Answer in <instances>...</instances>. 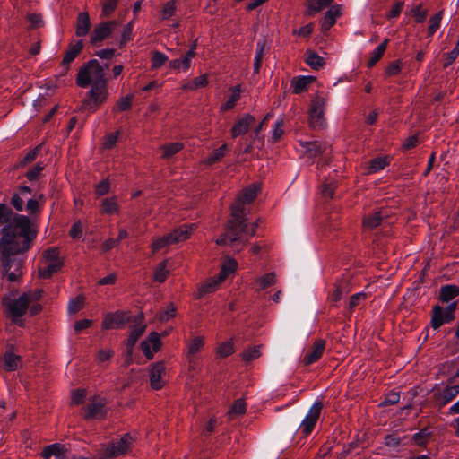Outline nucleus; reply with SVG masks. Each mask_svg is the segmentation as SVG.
Listing matches in <instances>:
<instances>
[{"mask_svg": "<svg viewBox=\"0 0 459 459\" xmlns=\"http://www.w3.org/2000/svg\"><path fill=\"white\" fill-rule=\"evenodd\" d=\"M3 224H6L0 239L4 275L10 281H16L22 275L23 253L30 247V222L28 217L16 214L5 204H0V225Z\"/></svg>", "mask_w": 459, "mask_h": 459, "instance_id": "1", "label": "nucleus"}, {"mask_svg": "<svg viewBox=\"0 0 459 459\" xmlns=\"http://www.w3.org/2000/svg\"><path fill=\"white\" fill-rule=\"evenodd\" d=\"M257 223H254L251 229H247L245 213L239 209V205H231V219L223 235L216 239L217 245L242 244L245 246L248 238L255 234Z\"/></svg>", "mask_w": 459, "mask_h": 459, "instance_id": "2", "label": "nucleus"}, {"mask_svg": "<svg viewBox=\"0 0 459 459\" xmlns=\"http://www.w3.org/2000/svg\"><path fill=\"white\" fill-rule=\"evenodd\" d=\"M42 297V290L39 289L29 290L22 293L18 299L4 303L7 306L12 320L17 323L26 311L29 309L31 316H35L42 309L38 301Z\"/></svg>", "mask_w": 459, "mask_h": 459, "instance_id": "3", "label": "nucleus"}, {"mask_svg": "<svg viewBox=\"0 0 459 459\" xmlns=\"http://www.w3.org/2000/svg\"><path fill=\"white\" fill-rule=\"evenodd\" d=\"M103 82H107L104 67L96 59H91L82 65L76 78V83L82 88Z\"/></svg>", "mask_w": 459, "mask_h": 459, "instance_id": "4", "label": "nucleus"}, {"mask_svg": "<svg viewBox=\"0 0 459 459\" xmlns=\"http://www.w3.org/2000/svg\"><path fill=\"white\" fill-rule=\"evenodd\" d=\"M64 264L60 252L56 247H49L44 251L39 266V277L49 279L55 273L58 272Z\"/></svg>", "mask_w": 459, "mask_h": 459, "instance_id": "5", "label": "nucleus"}, {"mask_svg": "<svg viewBox=\"0 0 459 459\" xmlns=\"http://www.w3.org/2000/svg\"><path fill=\"white\" fill-rule=\"evenodd\" d=\"M327 96L316 94L311 100L308 110V124L313 129H322L325 126L326 122L324 117L326 105Z\"/></svg>", "mask_w": 459, "mask_h": 459, "instance_id": "6", "label": "nucleus"}, {"mask_svg": "<svg viewBox=\"0 0 459 459\" xmlns=\"http://www.w3.org/2000/svg\"><path fill=\"white\" fill-rule=\"evenodd\" d=\"M132 441L130 435L126 434L119 441L102 446L100 450V455L103 459H110L124 455L128 450Z\"/></svg>", "mask_w": 459, "mask_h": 459, "instance_id": "7", "label": "nucleus"}, {"mask_svg": "<svg viewBox=\"0 0 459 459\" xmlns=\"http://www.w3.org/2000/svg\"><path fill=\"white\" fill-rule=\"evenodd\" d=\"M456 303H451L445 309L436 305L432 309L431 325L434 329H438L445 323H449L455 319V311Z\"/></svg>", "mask_w": 459, "mask_h": 459, "instance_id": "8", "label": "nucleus"}, {"mask_svg": "<svg viewBox=\"0 0 459 459\" xmlns=\"http://www.w3.org/2000/svg\"><path fill=\"white\" fill-rule=\"evenodd\" d=\"M106 399L100 396H94L90 399L89 403L85 407L84 419H102L106 416Z\"/></svg>", "mask_w": 459, "mask_h": 459, "instance_id": "9", "label": "nucleus"}, {"mask_svg": "<svg viewBox=\"0 0 459 459\" xmlns=\"http://www.w3.org/2000/svg\"><path fill=\"white\" fill-rule=\"evenodd\" d=\"M132 318L126 312H115L106 315L102 322L103 329H118L123 328Z\"/></svg>", "mask_w": 459, "mask_h": 459, "instance_id": "10", "label": "nucleus"}, {"mask_svg": "<svg viewBox=\"0 0 459 459\" xmlns=\"http://www.w3.org/2000/svg\"><path fill=\"white\" fill-rule=\"evenodd\" d=\"M91 89L89 91L91 100L84 102L85 106L95 109L105 101L108 96L107 82L100 83L91 84Z\"/></svg>", "mask_w": 459, "mask_h": 459, "instance_id": "11", "label": "nucleus"}, {"mask_svg": "<svg viewBox=\"0 0 459 459\" xmlns=\"http://www.w3.org/2000/svg\"><path fill=\"white\" fill-rule=\"evenodd\" d=\"M326 342L323 339H316L314 341L311 347H309L304 355L303 364L309 366L321 359L325 350Z\"/></svg>", "mask_w": 459, "mask_h": 459, "instance_id": "12", "label": "nucleus"}, {"mask_svg": "<svg viewBox=\"0 0 459 459\" xmlns=\"http://www.w3.org/2000/svg\"><path fill=\"white\" fill-rule=\"evenodd\" d=\"M322 410V404L316 403L307 412V416L300 424V429L305 436L309 435L316 424Z\"/></svg>", "mask_w": 459, "mask_h": 459, "instance_id": "13", "label": "nucleus"}, {"mask_svg": "<svg viewBox=\"0 0 459 459\" xmlns=\"http://www.w3.org/2000/svg\"><path fill=\"white\" fill-rule=\"evenodd\" d=\"M160 335L155 332L151 333L147 339L141 342V349L148 359L153 358V354L160 350Z\"/></svg>", "mask_w": 459, "mask_h": 459, "instance_id": "14", "label": "nucleus"}, {"mask_svg": "<svg viewBox=\"0 0 459 459\" xmlns=\"http://www.w3.org/2000/svg\"><path fill=\"white\" fill-rule=\"evenodd\" d=\"M166 367L164 362L160 361L152 365L150 372L151 386L159 390L165 385Z\"/></svg>", "mask_w": 459, "mask_h": 459, "instance_id": "15", "label": "nucleus"}, {"mask_svg": "<svg viewBox=\"0 0 459 459\" xmlns=\"http://www.w3.org/2000/svg\"><path fill=\"white\" fill-rule=\"evenodd\" d=\"M117 25L118 23L116 21L103 22L98 24L92 31L91 37V43H96L108 38Z\"/></svg>", "mask_w": 459, "mask_h": 459, "instance_id": "16", "label": "nucleus"}, {"mask_svg": "<svg viewBox=\"0 0 459 459\" xmlns=\"http://www.w3.org/2000/svg\"><path fill=\"white\" fill-rule=\"evenodd\" d=\"M459 394V385H447L434 394L436 403L443 407Z\"/></svg>", "mask_w": 459, "mask_h": 459, "instance_id": "17", "label": "nucleus"}, {"mask_svg": "<svg viewBox=\"0 0 459 459\" xmlns=\"http://www.w3.org/2000/svg\"><path fill=\"white\" fill-rule=\"evenodd\" d=\"M255 119L253 116L249 114L244 115L241 118H239L231 128V135L233 138H236L239 135L245 134L250 126H252L255 123Z\"/></svg>", "mask_w": 459, "mask_h": 459, "instance_id": "18", "label": "nucleus"}, {"mask_svg": "<svg viewBox=\"0 0 459 459\" xmlns=\"http://www.w3.org/2000/svg\"><path fill=\"white\" fill-rule=\"evenodd\" d=\"M387 218V212L384 210L374 212L373 213H369L365 215L363 218V228L364 230H373L379 226L384 219Z\"/></svg>", "mask_w": 459, "mask_h": 459, "instance_id": "19", "label": "nucleus"}, {"mask_svg": "<svg viewBox=\"0 0 459 459\" xmlns=\"http://www.w3.org/2000/svg\"><path fill=\"white\" fill-rule=\"evenodd\" d=\"M195 228V224H185L174 230L169 234L172 244L183 242L189 238Z\"/></svg>", "mask_w": 459, "mask_h": 459, "instance_id": "20", "label": "nucleus"}, {"mask_svg": "<svg viewBox=\"0 0 459 459\" xmlns=\"http://www.w3.org/2000/svg\"><path fill=\"white\" fill-rule=\"evenodd\" d=\"M257 192L258 188L254 185L243 189L232 205H239V209L244 212V205L251 203L256 197Z\"/></svg>", "mask_w": 459, "mask_h": 459, "instance_id": "21", "label": "nucleus"}, {"mask_svg": "<svg viewBox=\"0 0 459 459\" xmlns=\"http://www.w3.org/2000/svg\"><path fill=\"white\" fill-rule=\"evenodd\" d=\"M195 56V45H193L186 56L181 59H173L169 62V67L175 70L186 71L191 66V60Z\"/></svg>", "mask_w": 459, "mask_h": 459, "instance_id": "22", "label": "nucleus"}, {"mask_svg": "<svg viewBox=\"0 0 459 459\" xmlns=\"http://www.w3.org/2000/svg\"><path fill=\"white\" fill-rule=\"evenodd\" d=\"M341 15V6L333 5L325 14L321 23L324 31L330 30L335 23L336 19Z\"/></svg>", "mask_w": 459, "mask_h": 459, "instance_id": "23", "label": "nucleus"}, {"mask_svg": "<svg viewBox=\"0 0 459 459\" xmlns=\"http://www.w3.org/2000/svg\"><path fill=\"white\" fill-rule=\"evenodd\" d=\"M316 80L314 76L294 77L290 82V86L294 94H299L306 91L308 86Z\"/></svg>", "mask_w": 459, "mask_h": 459, "instance_id": "24", "label": "nucleus"}, {"mask_svg": "<svg viewBox=\"0 0 459 459\" xmlns=\"http://www.w3.org/2000/svg\"><path fill=\"white\" fill-rule=\"evenodd\" d=\"M91 22L88 13H80L77 16L76 35L82 37L88 34Z\"/></svg>", "mask_w": 459, "mask_h": 459, "instance_id": "25", "label": "nucleus"}, {"mask_svg": "<svg viewBox=\"0 0 459 459\" xmlns=\"http://www.w3.org/2000/svg\"><path fill=\"white\" fill-rule=\"evenodd\" d=\"M222 281H221L219 276L217 278H210L198 288L197 298L200 299L204 295L214 292L219 284Z\"/></svg>", "mask_w": 459, "mask_h": 459, "instance_id": "26", "label": "nucleus"}, {"mask_svg": "<svg viewBox=\"0 0 459 459\" xmlns=\"http://www.w3.org/2000/svg\"><path fill=\"white\" fill-rule=\"evenodd\" d=\"M459 295V287L448 284L441 287L439 291V299L442 302L448 303Z\"/></svg>", "mask_w": 459, "mask_h": 459, "instance_id": "27", "label": "nucleus"}, {"mask_svg": "<svg viewBox=\"0 0 459 459\" xmlns=\"http://www.w3.org/2000/svg\"><path fill=\"white\" fill-rule=\"evenodd\" d=\"M63 452L64 446L59 443H55L45 446L41 455L45 459H49L52 455H55L56 459H64Z\"/></svg>", "mask_w": 459, "mask_h": 459, "instance_id": "28", "label": "nucleus"}, {"mask_svg": "<svg viewBox=\"0 0 459 459\" xmlns=\"http://www.w3.org/2000/svg\"><path fill=\"white\" fill-rule=\"evenodd\" d=\"M82 48L83 44L82 40L71 45L64 56L62 64L68 65L80 54Z\"/></svg>", "mask_w": 459, "mask_h": 459, "instance_id": "29", "label": "nucleus"}, {"mask_svg": "<svg viewBox=\"0 0 459 459\" xmlns=\"http://www.w3.org/2000/svg\"><path fill=\"white\" fill-rule=\"evenodd\" d=\"M204 338L197 336L195 337L188 344L187 347V359L191 362L192 359L195 358V354L198 353L202 348L204 347Z\"/></svg>", "mask_w": 459, "mask_h": 459, "instance_id": "30", "label": "nucleus"}, {"mask_svg": "<svg viewBox=\"0 0 459 459\" xmlns=\"http://www.w3.org/2000/svg\"><path fill=\"white\" fill-rule=\"evenodd\" d=\"M306 63L313 69L318 70L325 65V60L322 56L312 50L306 52Z\"/></svg>", "mask_w": 459, "mask_h": 459, "instance_id": "31", "label": "nucleus"}, {"mask_svg": "<svg viewBox=\"0 0 459 459\" xmlns=\"http://www.w3.org/2000/svg\"><path fill=\"white\" fill-rule=\"evenodd\" d=\"M238 267V263L233 258H227L221 265L219 277L221 281H224L230 273H234Z\"/></svg>", "mask_w": 459, "mask_h": 459, "instance_id": "32", "label": "nucleus"}, {"mask_svg": "<svg viewBox=\"0 0 459 459\" xmlns=\"http://www.w3.org/2000/svg\"><path fill=\"white\" fill-rule=\"evenodd\" d=\"M231 91H232V93H231L230 97L224 104L221 105V111L224 112V111L232 109L235 107L236 102L240 99V93H241L240 85H237V86L231 88Z\"/></svg>", "mask_w": 459, "mask_h": 459, "instance_id": "33", "label": "nucleus"}, {"mask_svg": "<svg viewBox=\"0 0 459 459\" xmlns=\"http://www.w3.org/2000/svg\"><path fill=\"white\" fill-rule=\"evenodd\" d=\"M143 315H139L135 316L131 322H134V325L132 326L130 334L132 337L138 340L145 331L146 325L143 322Z\"/></svg>", "mask_w": 459, "mask_h": 459, "instance_id": "34", "label": "nucleus"}, {"mask_svg": "<svg viewBox=\"0 0 459 459\" xmlns=\"http://www.w3.org/2000/svg\"><path fill=\"white\" fill-rule=\"evenodd\" d=\"M208 84L206 74H203L195 78L191 82L182 84L181 89L184 91H195L198 88L205 87Z\"/></svg>", "mask_w": 459, "mask_h": 459, "instance_id": "35", "label": "nucleus"}, {"mask_svg": "<svg viewBox=\"0 0 459 459\" xmlns=\"http://www.w3.org/2000/svg\"><path fill=\"white\" fill-rule=\"evenodd\" d=\"M304 146L310 156H316L327 151L329 146L326 143L319 142L305 143Z\"/></svg>", "mask_w": 459, "mask_h": 459, "instance_id": "36", "label": "nucleus"}, {"mask_svg": "<svg viewBox=\"0 0 459 459\" xmlns=\"http://www.w3.org/2000/svg\"><path fill=\"white\" fill-rule=\"evenodd\" d=\"M119 206L116 197L105 198L101 202V212L104 214L117 213Z\"/></svg>", "mask_w": 459, "mask_h": 459, "instance_id": "37", "label": "nucleus"}, {"mask_svg": "<svg viewBox=\"0 0 459 459\" xmlns=\"http://www.w3.org/2000/svg\"><path fill=\"white\" fill-rule=\"evenodd\" d=\"M20 357L12 352H6L4 357V369L7 371H14L20 366Z\"/></svg>", "mask_w": 459, "mask_h": 459, "instance_id": "38", "label": "nucleus"}, {"mask_svg": "<svg viewBox=\"0 0 459 459\" xmlns=\"http://www.w3.org/2000/svg\"><path fill=\"white\" fill-rule=\"evenodd\" d=\"M228 151V145L222 144L220 148L215 149L205 160V163L208 165L219 162L226 154Z\"/></svg>", "mask_w": 459, "mask_h": 459, "instance_id": "39", "label": "nucleus"}, {"mask_svg": "<svg viewBox=\"0 0 459 459\" xmlns=\"http://www.w3.org/2000/svg\"><path fill=\"white\" fill-rule=\"evenodd\" d=\"M183 149V143H172L169 144H165L161 147L162 150V157L164 159H169L180 152Z\"/></svg>", "mask_w": 459, "mask_h": 459, "instance_id": "40", "label": "nucleus"}, {"mask_svg": "<svg viewBox=\"0 0 459 459\" xmlns=\"http://www.w3.org/2000/svg\"><path fill=\"white\" fill-rule=\"evenodd\" d=\"M388 39L384 40L379 46L372 53V56L368 62V66L372 67L384 55L386 47H387Z\"/></svg>", "mask_w": 459, "mask_h": 459, "instance_id": "41", "label": "nucleus"}, {"mask_svg": "<svg viewBox=\"0 0 459 459\" xmlns=\"http://www.w3.org/2000/svg\"><path fill=\"white\" fill-rule=\"evenodd\" d=\"M443 18V11H439L434 16H432L429 21V28L428 34L429 37L434 35V33L440 28L441 20Z\"/></svg>", "mask_w": 459, "mask_h": 459, "instance_id": "42", "label": "nucleus"}, {"mask_svg": "<svg viewBox=\"0 0 459 459\" xmlns=\"http://www.w3.org/2000/svg\"><path fill=\"white\" fill-rule=\"evenodd\" d=\"M389 164L387 158L377 157L370 160L368 173H376Z\"/></svg>", "mask_w": 459, "mask_h": 459, "instance_id": "43", "label": "nucleus"}, {"mask_svg": "<svg viewBox=\"0 0 459 459\" xmlns=\"http://www.w3.org/2000/svg\"><path fill=\"white\" fill-rule=\"evenodd\" d=\"M276 282V275L274 273H268L257 279L259 290H265L273 286Z\"/></svg>", "mask_w": 459, "mask_h": 459, "instance_id": "44", "label": "nucleus"}, {"mask_svg": "<svg viewBox=\"0 0 459 459\" xmlns=\"http://www.w3.org/2000/svg\"><path fill=\"white\" fill-rule=\"evenodd\" d=\"M264 47H265V42L264 40H259L256 44V52H255V63H254V70L255 73H258L259 69L261 67L262 59H263L264 52Z\"/></svg>", "mask_w": 459, "mask_h": 459, "instance_id": "45", "label": "nucleus"}, {"mask_svg": "<svg viewBox=\"0 0 459 459\" xmlns=\"http://www.w3.org/2000/svg\"><path fill=\"white\" fill-rule=\"evenodd\" d=\"M176 310L175 305L170 303L164 310L158 313L157 319L160 322H167L176 316Z\"/></svg>", "mask_w": 459, "mask_h": 459, "instance_id": "46", "label": "nucleus"}, {"mask_svg": "<svg viewBox=\"0 0 459 459\" xmlns=\"http://www.w3.org/2000/svg\"><path fill=\"white\" fill-rule=\"evenodd\" d=\"M329 4L325 2V0H308L307 1V8L308 14L314 15L316 13L320 12L325 7L328 6Z\"/></svg>", "mask_w": 459, "mask_h": 459, "instance_id": "47", "label": "nucleus"}, {"mask_svg": "<svg viewBox=\"0 0 459 459\" xmlns=\"http://www.w3.org/2000/svg\"><path fill=\"white\" fill-rule=\"evenodd\" d=\"M168 56L165 54L157 50L153 51L152 56V69H159L168 61Z\"/></svg>", "mask_w": 459, "mask_h": 459, "instance_id": "48", "label": "nucleus"}, {"mask_svg": "<svg viewBox=\"0 0 459 459\" xmlns=\"http://www.w3.org/2000/svg\"><path fill=\"white\" fill-rule=\"evenodd\" d=\"M169 271L167 270V262L163 261L159 264L154 273V280L158 282H163L167 279Z\"/></svg>", "mask_w": 459, "mask_h": 459, "instance_id": "49", "label": "nucleus"}, {"mask_svg": "<svg viewBox=\"0 0 459 459\" xmlns=\"http://www.w3.org/2000/svg\"><path fill=\"white\" fill-rule=\"evenodd\" d=\"M169 245H172V241L170 240L169 234L166 236L154 239L152 242V252L155 253V252L159 251L160 249H161L167 246H169Z\"/></svg>", "mask_w": 459, "mask_h": 459, "instance_id": "50", "label": "nucleus"}, {"mask_svg": "<svg viewBox=\"0 0 459 459\" xmlns=\"http://www.w3.org/2000/svg\"><path fill=\"white\" fill-rule=\"evenodd\" d=\"M260 347L261 346H255L245 350L242 353L243 359L248 362L259 358L261 356Z\"/></svg>", "mask_w": 459, "mask_h": 459, "instance_id": "51", "label": "nucleus"}, {"mask_svg": "<svg viewBox=\"0 0 459 459\" xmlns=\"http://www.w3.org/2000/svg\"><path fill=\"white\" fill-rule=\"evenodd\" d=\"M84 298L82 296H77L76 298L70 300L68 304V311L70 314H75L80 311L83 307Z\"/></svg>", "mask_w": 459, "mask_h": 459, "instance_id": "52", "label": "nucleus"}, {"mask_svg": "<svg viewBox=\"0 0 459 459\" xmlns=\"http://www.w3.org/2000/svg\"><path fill=\"white\" fill-rule=\"evenodd\" d=\"M411 14L418 23H422L428 15V11L421 8V4H418L411 9Z\"/></svg>", "mask_w": 459, "mask_h": 459, "instance_id": "53", "label": "nucleus"}, {"mask_svg": "<svg viewBox=\"0 0 459 459\" xmlns=\"http://www.w3.org/2000/svg\"><path fill=\"white\" fill-rule=\"evenodd\" d=\"M283 126H284V120L282 118H280L276 121L274 125V128L273 130L272 134V140L274 143H277L280 141L281 137L282 136L284 131H283Z\"/></svg>", "mask_w": 459, "mask_h": 459, "instance_id": "54", "label": "nucleus"}, {"mask_svg": "<svg viewBox=\"0 0 459 459\" xmlns=\"http://www.w3.org/2000/svg\"><path fill=\"white\" fill-rule=\"evenodd\" d=\"M41 149L40 145L36 146L33 150L28 152L25 157L20 161L19 167H24L27 164L32 162L36 160L39 151Z\"/></svg>", "mask_w": 459, "mask_h": 459, "instance_id": "55", "label": "nucleus"}, {"mask_svg": "<svg viewBox=\"0 0 459 459\" xmlns=\"http://www.w3.org/2000/svg\"><path fill=\"white\" fill-rule=\"evenodd\" d=\"M246 411V403L243 399H238L231 406L229 413L232 416L240 415Z\"/></svg>", "mask_w": 459, "mask_h": 459, "instance_id": "56", "label": "nucleus"}, {"mask_svg": "<svg viewBox=\"0 0 459 459\" xmlns=\"http://www.w3.org/2000/svg\"><path fill=\"white\" fill-rule=\"evenodd\" d=\"M117 0H105L102 3V15L108 17L117 8Z\"/></svg>", "mask_w": 459, "mask_h": 459, "instance_id": "57", "label": "nucleus"}, {"mask_svg": "<svg viewBox=\"0 0 459 459\" xmlns=\"http://www.w3.org/2000/svg\"><path fill=\"white\" fill-rule=\"evenodd\" d=\"M176 11V3L175 1L167 2L162 8V19L167 20L174 15Z\"/></svg>", "mask_w": 459, "mask_h": 459, "instance_id": "58", "label": "nucleus"}, {"mask_svg": "<svg viewBox=\"0 0 459 459\" xmlns=\"http://www.w3.org/2000/svg\"><path fill=\"white\" fill-rule=\"evenodd\" d=\"M43 169H44V166L41 165V163L36 164L33 168H31L30 169H29L27 171L26 178L30 181H33V180L38 179L39 177L40 176Z\"/></svg>", "mask_w": 459, "mask_h": 459, "instance_id": "59", "label": "nucleus"}, {"mask_svg": "<svg viewBox=\"0 0 459 459\" xmlns=\"http://www.w3.org/2000/svg\"><path fill=\"white\" fill-rule=\"evenodd\" d=\"M233 343L230 342H225L219 346L217 353L220 357L224 358L230 356L233 352Z\"/></svg>", "mask_w": 459, "mask_h": 459, "instance_id": "60", "label": "nucleus"}, {"mask_svg": "<svg viewBox=\"0 0 459 459\" xmlns=\"http://www.w3.org/2000/svg\"><path fill=\"white\" fill-rule=\"evenodd\" d=\"M132 100H133V95H127V96L120 99L117 102V106L115 108L117 109L118 111L127 110L131 108Z\"/></svg>", "mask_w": 459, "mask_h": 459, "instance_id": "61", "label": "nucleus"}, {"mask_svg": "<svg viewBox=\"0 0 459 459\" xmlns=\"http://www.w3.org/2000/svg\"><path fill=\"white\" fill-rule=\"evenodd\" d=\"M429 434L427 429H422L413 436V440L418 446H424L429 439Z\"/></svg>", "mask_w": 459, "mask_h": 459, "instance_id": "62", "label": "nucleus"}, {"mask_svg": "<svg viewBox=\"0 0 459 459\" xmlns=\"http://www.w3.org/2000/svg\"><path fill=\"white\" fill-rule=\"evenodd\" d=\"M402 69V62L400 60H395L391 63L385 69V74L388 76L397 75Z\"/></svg>", "mask_w": 459, "mask_h": 459, "instance_id": "63", "label": "nucleus"}, {"mask_svg": "<svg viewBox=\"0 0 459 459\" xmlns=\"http://www.w3.org/2000/svg\"><path fill=\"white\" fill-rule=\"evenodd\" d=\"M109 188L108 180L104 179L96 185L95 193L98 196H102L109 192Z\"/></svg>", "mask_w": 459, "mask_h": 459, "instance_id": "64", "label": "nucleus"}]
</instances>
